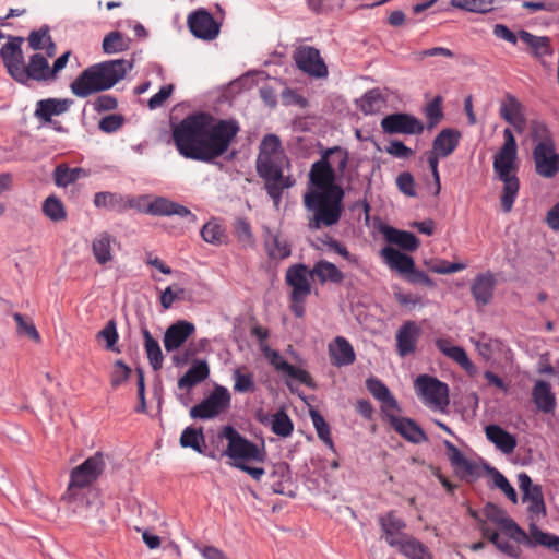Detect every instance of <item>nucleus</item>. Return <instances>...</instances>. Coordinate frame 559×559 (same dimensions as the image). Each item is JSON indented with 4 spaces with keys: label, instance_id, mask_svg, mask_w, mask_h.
<instances>
[{
    "label": "nucleus",
    "instance_id": "63",
    "mask_svg": "<svg viewBox=\"0 0 559 559\" xmlns=\"http://www.w3.org/2000/svg\"><path fill=\"white\" fill-rule=\"evenodd\" d=\"M13 319L16 322V330L20 335H25L36 343L40 342V335L32 321H27L21 313H14Z\"/></svg>",
    "mask_w": 559,
    "mask_h": 559
},
{
    "label": "nucleus",
    "instance_id": "39",
    "mask_svg": "<svg viewBox=\"0 0 559 559\" xmlns=\"http://www.w3.org/2000/svg\"><path fill=\"white\" fill-rule=\"evenodd\" d=\"M317 276L321 284L331 282L340 284L344 280L343 272L332 262L326 260H319L310 271V276Z\"/></svg>",
    "mask_w": 559,
    "mask_h": 559
},
{
    "label": "nucleus",
    "instance_id": "56",
    "mask_svg": "<svg viewBox=\"0 0 559 559\" xmlns=\"http://www.w3.org/2000/svg\"><path fill=\"white\" fill-rule=\"evenodd\" d=\"M379 523L385 534L386 542L388 538H395L394 533H400L406 527V523L402 519L395 516L394 511H390L384 516H380Z\"/></svg>",
    "mask_w": 559,
    "mask_h": 559
},
{
    "label": "nucleus",
    "instance_id": "52",
    "mask_svg": "<svg viewBox=\"0 0 559 559\" xmlns=\"http://www.w3.org/2000/svg\"><path fill=\"white\" fill-rule=\"evenodd\" d=\"M85 170L80 167L70 168L67 165H58L53 171L55 183L58 187H67L75 182Z\"/></svg>",
    "mask_w": 559,
    "mask_h": 559
},
{
    "label": "nucleus",
    "instance_id": "42",
    "mask_svg": "<svg viewBox=\"0 0 559 559\" xmlns=\"http://www.w3.org/2000/svg\"><path fill=\"white\" fill-rule=\"evenodd\" d=\"M530 135L535 146H544L547 148L556 146L552 133L544 121L532 120L530 126Z\"/></svg>",
    "mask_w": 559,
    "mask_h": 559
},
{
    "label": "nucleus",
    "instance_id": "12",
    "mask_svg": "<svg viewBox=\"0 0 559 559\" xmlns=\"http://www.w3.org/2000/svg\"><path fill=\"white\" fill-rule=\"evenodd\" d=\"M293 59L297 68L310 76L322 79L328 75V67L316 47H298L294 51Z\"/></svg>",
    "mask_w": 559,
    "mask_h": 559
},
{
    "label": "nucleus",
    "instance_id": "40",
    "mask_svg": "<svg viewBox=\"0 0 559 559\" xmlns=\"http://www.w3.org/2000/svg\"><path fill=\"white\" fill-rule=\"evenodd\" d=\"M144 340V349L148 359V362L154 371H158L163 367L164 355L160 345L156 338H154L151 332L143 328L141 330Z\"/></svg>",
    "mask_w": 559,
    "mask_h": 559
},
{
    "label": "nucleus",
    "instance_id": "50",
    "mask_svg": "<svg viewBox=\"0 0 559 559\" xmlns=\"http://www.w3.org/2000/svg\"><path fill=\"white\" fill-rule=\"evenodd\" d=\"M522 501H530V506L527 507V512L536 515H546V503L544 500L543 488L540 485H535L531 492H525L522 495Z\"/></svg>",
    "mask_w": 559,
    "mask_h": 559
},
{
    "label": "nucleus",
    "instance_id": "58",
    "mask_svg": "<svg viewBox=\"0 0 559 559\" xmlns=\"http://www.w3.org/2000/svg\"><path fill=\"white\" fill-rule=\"evenodd\" d=\"M96 338L99 340V338H104L106 341V346L105 348L107 350H111V352H116V353H120V349L116 346L117 345V342L119 340V334H118V331H117V323L114 319H110L106 325L104 326L103 330H100L97 334H96Z\"/></svg>",
    "mask_w": 559,
    "mask_h": 559
},
{
    "label": "nucleus",
    "instance_id": "18",
    "mask_svg": "<svg viewBox=\"0 0 559 559\" xmlns=\"http://www.w3.org/2000/svg\"><path fill=\"white\" fill-rule=\"evenodd\" d=\"M269 481L265 483L270 489L277 495H286L290 498L296 496L295 491L289 489L292 485L290 466L286 462L272 464L266 472Z\"/></svg>",
    "mask_w": 559,
    "mask_h": 559
},
{
    "label": "nucleus",
    "instance_id": "11",
    "mask_svg": "<svg viewBox=\"0 0 559 559\" xmlns=\"http://www.w3.org/2000/svg\"><path fill=\"white\" fill-rule=\"evenodd\" d=\"M53 82V75L47 57L35 52L28 58V63L21 68L16 83L29 86V82Z\"/></svg>",
    "mask_w": 559,
    "mask_h": 559
},
{
    "label": "nucleus",
    "instance_id": "45",
    "mask_svg": "<svg viewBox=\"0 0 559 559\" xmlns=\"http://www.w3.org/2000/svg\"><path fill=\"white\" fill-rule=\"evenodd\" d=\"M200 233L204 241L215 246H221L222 243H225L228 238L226 229L215 219H212L204 224Z\"/></svg>",
    "mask_w": 559,
    "mask_h": 559
},
{
    "label": "nucleus",
    "instance_id": "44",
    "mask_svg": "<svg viewBox=\"0 0 559 559\" xmlns=\"http://www.w3.org/2000/svg\"><path fill=\"white\" fill-rule=\"evenodd\" d=\"M130 39L121 32L112 31L108 33L102 44L103 51L107 55L127 51L130 48Z\"/></svg>",
    "mask_w": 559,
    "mask_h": 559
},
{
    "label": "nucleus",
    "instance_id": "2",
    "mask_svg": "<svg viewBox=\"0 0 559 559\" xmlns=\"http://www.w3.org/2000/svg\"><path fill=\"white\" fill-rule=\"evenodd\" d=\"M309 186L314 190L304 195L305 206L314 212L311 228L321 225L333 226L338 223L343 213L344 189L337 185L336 171L332 165L313 163L309 171Z\"/></svg>",
    "mask_w": 559,
    "mask_h": 559
},
{
    "label": "nucleus",
    "instance_id": "3",
    "mask_svg": "<svg viewBox=\"0 0 559 559\" xmlns=\"http://www.w3.org/2000/svg\"><path fill=\"white\" fill-rule=\"evenodd\" d=\"M133 63L126 59L106 60L85 68L70 84L71 92L80 98L102 93L121 81Z\"/></svg>",
    "mask_w": 559,
    "mask_h": 559
},
{
    "label": "nucleus",
    "instance_id": "23",
    "mask_svg": "<svg viewBox=\"0 0 559 559\" xmlns=\"http://www.w3.org/2000/svg\"><path fill=\"white\" fill-rule=\"evenodd\" d=\"M391 547L397 548L409 559H433L429 548L415 537L402 534L399 538H388Z\"/></svg>",
    "mask_w": 559,
    "mask_h": 559
},
{
    "label": "nucleus",
    "instance_id": "16",
    "mask_svg": "<svg viewBox=\"0 0 559 559\" xmlns=\"http://www.w3.org/2000/svg\"><path fill=\"white\" fill-rule=\"evenodd\" d=\"M385 419L402 438L411 443L420 444L429 440L424 429L412 418L386 414Z\"/></svg>",
    "mask_w": 559,
    "mask_h": 559
},
{
    "label": "nucleus",
    "instance_id": "13",
    "mask_svg": "<svg viewBox=\"0 0 559 559\" xmlns=\"http://www.w3.org/2000/svg\"><path fill=\"white\" fill-rule=\"evenodd\" d=\"M191 34L203 40L215 39L221 29V24L205 9L201 8L189 14L187 20Z\"/></svg>",
    "mask_w": 559,
    "mask_h": 559
},
{
    "label": "nucleus",
    "instance_id": "1",
    "mask_svg": "<svg viewBox=\"0 0 559 559\" xmlns=\"http://www.w3.org/2000/svg\"><path fill=\"white\" fill-rule=\"evenodd\" d=\"M239 131L236 119H219L207 111H194L171 123V138L179 154L207 164L223 156L227 162L236 157L237 151L229 152V147Z\"/></svg>",
    "mask_w": 559,
    "mask_h": 559
},
{
    "label": "nucleus",
    "instance_id": "36",
    "mask_svg": "<svg viewBox=\"0 0 559 559\" xmlns=\"http://www.w3.org/2000/svg\"><path fill=\"white\" fill-rule=\"evenodd\" d=\"M264 234L267 235L264 238V248L267 253V257L271 260L280 259L284 260L290 257L292 254V247L290 245L284 240L282 241L280 239V236L277 234H272L270 227L264 226Z\"/></svg>",
    "mask_w": 559,
    "mask_h": 559
},
{
    "label": "nucleus",
    "instance_id": "54",
    "mask_svg": "<svg viewBox=\"0 0 559 559\" xmlns=\"http://www.w3.org/2000/svg\"><path fill=\"white\" fill-rule=\"evenodd\" d=\"M495 0H451V7L473 13H488Z\"/></svg>",
    "mask_w": 559,
    "mask_h": 559
},
{
    "label": "nucleus",
    "instance_id": "8",
    "mask_svg": "<svg viewBox=\"0 0 559 559\" xmlns=\"http://www.w3.org/2000/svg\"><path fill=\"white\" fill-rule=\"evenodd\" d=\"M106 466L104 453L98 451L87 457L79 466L74 467L70 474L69 490L73 488H92L91 485L97 480Z\"/></svg>",
    "mask_w": 559,
    "mask_h": 559
},
{
    "label": "nucleus",
    "instance_id": "59",
    "mask_svg": "<svg viewBox=\"0 0 559 559\" xmlns=\"http://www.w3.org/2000/svg\"><path fill=\"white\" fill-rule=\"evenodd\" d=\"M550 534L551 533L543 532L535 522H531L528 525V534H526L523 545L528 548H535L536 546L546 547Z\"/></svg>",
    "mask_w": 559,
    "mask_h": 559
},
{
    "label": "nucleus",
    "instance_id": "30",
    "mask_svg": "<svg viewBox=\"0 0 559 559\" xmlns=\"http://www.w3.org/2000/svg\"><path fill=\"white\" fill-rule=\"evenodd\" d=\"M210 377V366L205 359H194L190 368L178 379L179 390L190 391Z\"/></svg>",
    "mask_w": 559,
    "mask_h": 559
},
{
    "label": "nucleus",
    "instance_id": "41",
    "mask_svg": "<svg viewBox=\"0 0 559 559\" xmlns=\"http://www.w3.org/2000/svg\"><path fill=\"white\" fill-rule=\"evenodd\" d=\"M114 238L107 231L100 233L92 243L93 254L97 263L104 265L112 260L111 243H116Z\"/></svg>",
    "mask_w": 559,
    "mask_h": 559
},
{
    "label": "nucleus",
    "instance_id": "14",
    "mask_svg": "<svg viewBox=\"0 0 559 559\" xmlns=\"http://www.w3.org/2000/svg\"><path fill=\"white\" fill-rule=\"evenodd\" d=\"M249 448H247V452L242 455L241 459H236L233 461L231 466L240 469L241 472L250 475L254 480L261 481L262 477L266 475L267 469L264 467L252 466L250 462L263 463L266 460V450L265 445L262 444L259 447L257 443L251 440L248 442Z\"/></svg>",
    "mask_w": 559,
    "mask_h": 559
},
{
    "label": "nucleus",
    "instance_id": "27",
    "mask_svg": "<svg viewBox=\"0 0 559 559\" xmlns=\"http://www.w3.org/2000/svg\"><path fill=\"white\" fill-rule=\"evenodd\" d=\"M73 104L71 98H46L36 104L34 116L44 123H52V116H59L68 111Z\"/></svg>",
    "mask_w": 559,
    "mask_h": 559
},
{
    "label": "nucleus",
    "instance_id": "19",
    "mask_svg": "<svg viewBox=\"0 0 559 559\" xmlns=\"http://www.w3.org/2000/svg\"><path fill=\"white\" fill-rule=\"evenodd\" d=\"M423 334L421 328L415 321H405L396 332V352L401 357L412 355L417 349V342Z\"/></svg>",
    "mask_w": 559,
    "mask_h": 559
},
{
    "label": "nucleus",
    "instance_id": "64",
    "mask_svg": "<svg viewBox=\"0 0 559 559\" xmlns=\"http://www.w3.org/2000/svg\"><path fill=\"white\" fill-rule=\"evenodd\" d=\"M49 32L48 25H43L39 29L32 31L27 37L28 46L35 51L44 49L45 43L50 41L51 38Z\"/></svg>",
    "mask_w": 559,
    "mask_h": 559
},
{
    "label": "nucleus",
    "instance_id": "10",
    "mask_svg": "<svg viewBox=\"0 0 559 559\" xmlns=\"http://www.w3.org/2000/svg\"><path fill=\"white\" fill-rule=\"evenodd\" d=\"M7 38L8 41L0 48V59L9 76L13 81H16L21 72V68L25 66L24 52L22 49L24 37L8 35Z\"/></svg>",
    "mask_w": 559,
    "mask_h": 559
},
{
    "label": "nucleus",
    "instance_id": "51",
    "mask_svg": "<svg viewBox=\"0 0 559 559\" xmlns=\"http://www.w3.org/2000/svg\"><path fill=\"white\" fill-rule=\"evenodd\" d=\"M443 98L441 95H437L431 102H429L425 108L424 114L427 119V129L432 130L436 128L441 120L444 118L442 109Z\"/></svg>",
    "mask_w": 559,
    "mask_h": 559
},
{
    "label": "nucleus",
    "instance_id": "21",
    "mask_svg": "<svg viewBox=\"0 0 559 559\" xmlns=\"http://www.w3.org/2000/svg\"><path fill=\"white\" fill-rule=\"evenodd\" d=\"M255 169L259 177L265 181L264 187L269 197H277L278 187L276 182L283 179L282 167L274 163L272 158L257 157Z\"/></svg>",
    "mask_w": 559,
    "mask_h": 559
},
{
    "label": "nucleus",
    "instance_id": "20",
    "mask_svg": "<svg viewBox=\"0 0 559 559\" xmlns=\"http://www.w3.org/2000/svg\"><path fill=\"white\" fill-rule=\"evenodd\" d=\"M535 171L544 178H552L559 173V153L556 146L547 148L535 146L533 150Z\"/></svg>",
    "mask_w": 559,
    "mask_h": 559
},
{
    "label": "nucleus",
    "instance_id": "15",
    "mask_svg": "<svg viewBox=\"0 0 559 559\" xmlns=\"http://www.w3.org/2000/svg\"><path fill=\"white\" fill-rule=\"evenodd\" d=\"M418 394L439 406L449 404V386L436 377L420 374L415 380Z\"/></svg>",
    "mask_w": 559,
    "mask_h": 559
},
{
    "label": "nucleus",
    "instance_id": "33",
    "mask_svg": "<svg viewBox=\"0 0 559 559\" xmlns=\"http://www.w3.org/2000/svg\"><path fill=\"white\" fill-rule=\"evenodd\" d=\"M485 433L487 439L504 454L513 453L518 445L515 436L497 424H490L486 426Z\"/></svg>",
    "mask_w": 559,
    "mask_h": 559
},
{
    "label": "nucleus",
    "instance_id": "60",
    "mask_svg": "<svg viewBox=\"0 0 559 559\" xmlns=\"http://www.w3.org/2000/svg\"><path fill=\"white\" fill-rule=\"evenodd\" d=\"M259 150L260 151L258 157L272 158V155L283 151L280 136L273 133L264 135L260 143Z\"/></svg>",
    "mask_w": 559,
    "mask_h": 559
},
{
    "label": "nucleus",
    "instance_id": "34",
    "mask_svg": "<svg viewBox=\"0 0 559 559\" xmlns=\"http://www.w3.org/2000/svg\"><path fill=\"white\" fill-rule=\"evenodd\" d=\"M507 103L500 107V116L503 120L514 127L518 132H522L525 124V117L522 112V104L511 94L506 95Z\"/></svg>",
    "mask_w": 559,
    "mask_h": 559
},
{
    "label": "nucleus",
    "instance_id": "46",
    "mask_svg": "<svg viewBox=\"0 0 559 559\" xmlns=\"http://www.w3.org/2000/svg\"><path fill=\"white\" fill-rule=\"evenodd\" d=\"M312 424L316 428L319 439L333 452H336L333 439L331 437V427L317 409H310L309 412Z\"/></svg>",
    "mask_w": 559,
    "mask_h": 559
},
{
    "label": "nucleus",
    "instance_id": "38",
    "mask_svg": "<svg viewBox=\"0 0 559 559\" xmlns=\"http://www.w3.org/2000/svg\"><path fill=\"white\" fill-rule=\"evenodd\" d=\"M179 444L181 448L192 449L193 451L202 455L206 453L207 444L205 443L203 427H186L179 438Z\"/></svg>",
    "mask_w": 559,
    "mask_h": 559
},
{
    "label": "nucleus",
    "instance_id": "48",
    "mask_svg": "<svg viewBox=\"0 0 559 559\" xmlns=\"http://www.w3.org/2000/svg\"><path fill=\"white\" fill-rule=\"evenodd\" d=\"M96 207H105L118 213L124 212V199L121 194L112 192H97L94 195Z\"/></svg>",
    "mask_w": 559,
    "mask_h": 559
},
{
    "label": "nucleus",
    "instance_id": "5",
    "mask_svg": "<svg viewBox=\"0 0 559 559\" xmlns=\"http://www.w3.org/2000/svg\"><path fill=\"white\" fill-rule=\"evenodd\" d=\"M249 441L234 426L226 425L210 438V445L203 455L216 461H221L224 456L231 461L241 459L249 448Z\"/></svg>",
    "mask_w": 559,
    "mask_h": 559
},
{
    "label": "nucleus",
    "instance_id": "29",
    "mask_svg": "<svg viewBox=\"0 0 559 559\" xmlns=\"http://www.w3.org/2000/svg\"><path fill=\"white\" fill-rule=\"evenodd\" d=\"M329 355L332 365L335 367L349 366L356 360L353 345L343 336H336L334 341L329 344Z\"/></svg>",
    "mask_w": 559,
    "mask_h": 559
},
{
    "label": "nucleus",
    "instance_id": "35",
    "mask_svg": "<svg viewBox=\"0 0 559 559\" xmlns=\"http://www.w3.org/2000/svg\"><path fill=\"white\" fill-rule=\"evenodd\" d=\"M518 35L528 46L530 53L534 58L540 59L544 56H551L554 53L549 37L536 36L525 29H520Z\"/></svg>",
    "mask_w": 559,
    "mask_h": 559
},
{
    "label": "nucleus",
    "instance_id": "55",
    "mask_svg": "<svg viewBox=\"0 0 559 559\" xmlns=\"http://www.w3.org/2000/svg\"><path fill=\"white\" fill-rule=\"evenodd\" d=\"M454 469L455 475L463 480L468 478H478L480 476L479 466L463 455L454 464L451 465Z\"/></svg>",
    "mask_w": 559,
    "mask_h": 559
},
{
    "label": "nucleus",
    "instance_id": "31",
    "mask_svg": "<svg viewBox=\"0 0 559 559\" xmlns=\"http://www.w3.org/2000/svg\"><path fill=\"white\" fill-rule=\"evenodd\" d=\"M381 257L388 266L397 272L403 277L415 265V260L412 255L400 251L392 246H385L380 251Z\"/></svg>",
    "mask_w": 559,
    "mask_h": 559
},
{
    "label": "nucleus",
    "instance_id": "24",
    "mask_svg": "<svg viewBox=\"0 0 559 559\" xmlns=\"http://www.w3.org/2000/svg\"><path fill=\"white\" fill-rule=\"evenodd\" d=\"M147 214L154 216H171L178 215L180 217H187L189 223L194 224L197 216L191 211L177 202H174L165 197L155 198L147 207Z\"/></svg>",
    "mask_w": 559,
    "mask_h": 559
},
{
    "label": "nucleus",
    "instance_id": "49",
    "mask_svg": "<svg viewBox=\"0 0 559 559\" xmlns=\"http://www.w3.org/2000/svg\"><path fill=\"white\" fill-rule=\"evenodd\" d=\"M234 235L243 248H254L255 238L250 223L245 217H238L233 224Z\"/></svg>",
    "mask_w": 559,
    "mask_h": 559
},
{
    "label": "nucleus",
    "instance_id": "26",
    "mask_svg": "<svg viewBox=\"0 0 559 559\" xmlns=\"http://www.w3.org/2000/svg\"><path fill=\"white\" fill-rule=\"evenodd\" d=\"M496 284L495 275L490 271L476 275L471 285V294L477 306L484 307L491 302Z\"/></svg>",
    "mask_w": 559,
    "mask_h": 559
},
{
    "label": "nucleus",
    "instance_id": "61",
    "mask_svg": "<svg viewBox=\"0 0 559 559\" xmlns=\"http://www.w3.org/2000/svg\"><path fill=\"white\" fill-rule=\"evenodd\" d=\"M234 390L238 393L253 392L255 390L254 378L251 372L243 373L237 368L234 373Z\"/></svg>",
    "mask_w": 559,
    "mask_h": 559
},
{
    "label": "nucleus",
    "instance_id": "43",
    "mask_svg": "<svg viewBox=\"0 0 559 559\" xmlns=\"http://www.w3.org/2000/svg\"><path fill=\"white\" fill-rule=\"evenodd\" d=\"M271 429L278 437L287 438L294 430V424L284 406L271 416Z\"/></svg>",
    "mask_w": 559,
    "mask_h": 559
},
{
    "label": "nucleus",
    "instance_id": "7",
    "mask_svg": "<svg viewBox=\"0 0 559 559\" xmlns=\"http://www.w3.org/2000/svg\"><path fill=\"white\" fill-rule=\"evenodd\" d=\"M230 401L229 391L225 386L216 384L205 399L190 408V416L193 419H212L227 411L230 407Z\"/></svg>",
    "mask_w": 559,
    "mask_h": 559
},
{
    "label": "nucleus",
    "instance_id": "53",
    "mask_svg": "<svg viewBox=\"0 0 559 559\" xmlns=\"http://www.w3.org/2000/svg\"><path fill=\"white\" fill-rule=\"evenodd\" d=\"M43 213L52 222H61L67 218L63 203L56 195H49L43 203Z\"/></svg>",
    "mask_w": 559,
    "mask_h": 559
},
{
    "label": "nucleus",
    "instance_id": "17",
    "mask_svg": "<svg viewBox=\"0 0 559 559\" xmlns=\"http://www.w3.org/2000/svg\"><path fill=\"white\" fill-rule=\"evenodd\" d=\"M195 326L187 320L171 323L165 331L163 343L167 353L178 350L194 334Z\"/></svg>",
    "mask_w": 559,
    "mask_h": 559
},
{
    "label": "nucleus",
    "instance_id": "37",
    "mask_svg": "<svg viewBox=\"0 0 559 559\" xmlns=\"http://www.w3.org/2000/svg\"><path fill=\"white\" fill-rule=\"evenodd\" d=\"M533 401L536 407L544 413H552L556 408V397L551 392V385L544 380H538L533 388Z\"/></svg>",
    "mask_w": 559,
    "mask_h": 559
},
{
    "label": "nucleus",
    "instance_id": "4",
    "mask_svg": "<svg viewBox=\"0 0 559 559\" xmlns=\"http://www.w3.org/2000/svg\"><path fill=\"white\" fill-rule=\"evenodd\" d=\"M504 143L493 156L492 168L496 179L503 183L500 205L503 213L511 212L520 190L518 177V144L511 129L503 131Z\"/></svg>",
    "mask_w": 559,
    "mask_h": 559
},
{
    "label": "nucleus",
    "instance_id": "47",
    "mask_svg": "<svg viewBox=\"0 0 559 559\" xmlns=\"http://www.w3.org/2000/svg\"><path fill=\"white\" fill-rule=\"evenodd\" d=\"M484 468L491 476L493 486L499 488L510 501L513 503L518 502V493L513 486L509 483L507 477L501 474L496 467L490 466L487 463H484Z\"/></svg>",
    "mask_w": 559,
    "mask_h": 559
},
{
    "label": "nucleus",
    "instance_id": "28",
    "mask_svg": "<svg viewBox=\"0 0 559 559\" xmlns=\"http://www.w3.org/2000/svg\"><path fill=\"white\" fill-rule=\"evenodd\" d=\"M366 386L372 396L382 403L381 413L383 418H386V414H391L389 409L401 412L396 399L381 380L371 377L366 380Z\"/></svg>",
    "mask_w": 559,
    "mask_h": 559
},
{
    "label": "nucleus",
    "instance_id": "57",
    "mask_svg": "<svg viewBox=\"0 0 559 559\" xmlns=\"http://www.w3.org/2000/svg\"><path fill=\"white\" fill-rule=\"evenodd\" d=\"M133 370L122 359H117L110 372V385L117 389L124 384L131 377Z\"/></svg>",
    "mask_w": 559,
    "mask_h": 559
},
{
    "label": "nucleus",
    "instance_id": "6",
    "mask_svg": "<svg viewBox=\"0 0 559 559\" xmlns=\"http://www.w3.org/2000/svg\"><path fill=\"white\" fill-rule=\"evenodd\" d=\"M62 500L69 506V509L85 519L94 518L103 506L99 492L94 488H67Z\"/></svg>",
    "mask_w": 559,
    "mask_h": 559
},
{
    "label": "nucleus",
    "instance_id": "22",
    "mask_svg": "<svg viewBox=\"0 0 559 559\" xmlns=\"http://www.w3.org/2000/svg\"><path fill=\"white\" fill-rule=\"evenodd\" d=\"M310 271L304 263L290 265L285 274V283L292 288L290 295L295 298L299 296H309L311 294V283L308 280Z\"/></svg>",
    "mask_w": 559,
    "mask_h": 559
},
{
    "label": "nucleus",
    "instance_id": "32",
    "mask_svg": "<svg viewBox=\"0 0 559 559\" xmlns=\"http://www.w3.org/2000/svg\"><path fill=\"white\" fill-rule=\"evenodd\" d=\"M462 133L454 128L442 129L432 141V151L441 158L450 156L459 146Z\"/></svg>",
    "mask_w": 559,
    "mask_h": 559
},
{
    "label": "nucleus",
    "instance_id": "62",
    "mask_svg": "<svg viewBox=\"0 0 559 559\" xmlns=\"http://www.w3.org/2000/svg\"><path fill=\"white\" fill-rule=\"evenodd\" d=\"M283 372L295 380H298L300 383L305 384L310 389H316L317 384L313 381L311 374L301 368H298L292 364H283Z\"/></svg>",
    "mask_w": 559,
    "mask_h": 559
},
{
    "label": "nucleus",
    "instance_id": "25",
    "mask_svg": "<svg viewBox=\"0 0 559 559\" xmlns=\"http://www.w3.org/2000/svg\"><path fill=\"white\" fill-rule=\"evenodd\" d=\"M379 230L388 243L395 245L404 251L414 252L420 245L419 238L412 231L401 230L386 224H382Z\"/></svg>",
    "mask_w": 559,
    "mask_h": 559
},
{
    "label": "nucleus",
    "instance_id": "9",
    "mask_svg": "<svg viewBox=\"0 0 559 559\" xmlns=\"http://www.w3.org/2000/svg\"><path fill=\"white\" fill-rule=\"evenodd\" d=\"M383 133L420 135L425 130L424 122L408 112H393L384 116L380 122Z\"/></svg>",
    "mask_w": 559,
    "mask_h": 559
}]
</instances>
